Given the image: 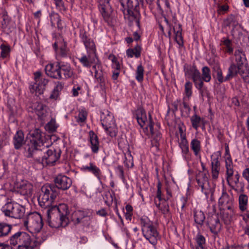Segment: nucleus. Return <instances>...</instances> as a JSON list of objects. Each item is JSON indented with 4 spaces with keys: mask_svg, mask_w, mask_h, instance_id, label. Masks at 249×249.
I'll use <instances>...</instances> for the list:
<instances>
[{
    "mask_svg": "<svg viewBox=\"0 0 249 249\" xmlns=\"http://www.w3.org/2000/svg\"><path fill=\"white\" fill-rule=\"evenodd\" d=\"M234 56L236 65L243 66L246 64V58L244 53L240 50H237L235 51Z\"/></svg>",
    "mask_w": 249,
    "mask_h": 249,
    "instance_id": "2f4dec72",
    "label": "nucleus"
},
{
    "mask_svg": "<svg viewBox=\"0 0 249 249\" xmlns=\"http://www.w3.org/2000/svg\"><path fill=\"white\" fill-rule=\"evenodd\" d=\"M99 9L104 18L105 19H107L111 12L109 3L107 4L104 2V4H101L99 6Z\"/></svg>",
    "mask_w": 249,
    "mask_h": 249,
    "instance_id": "f704fd0d",
    "label": "nucleus"
},
{
    "mask_svg": "<svg viewBox=\"0 0 249 249\" xmlns=\"http://www.w3.org/2000/svg\"><path fill=\"white\" fill-rule=\"evenodd\" d=\"M29 139L25 141L24 150L26 156L28 158L33 157L42 151L41 147L44 145L42 133L38 128L30 131Z\"/></svg>",
    "mask_w": 249,
    "mask_h": 249,
    "instance_id": "7ed1b4c3",
    "label": "nucleus"
},
{
    "mask_svg": "<svg viewBox=\"0 0 249 249\" xmlns=\"http://www.w3.org/2000/svg\"><path fill=\"white\" fill-rule=\"evenodd\" d=\"M115 171L118 174L120 178H121L122 179L124 178V172L123 166L121 165H118L116 167Z\"/></svg>",
    "mask_w": 249,
    "mask_h": 249,
    "instance_id": "69168bd1",
    "label": "nucleus"
},
{
    "mask_svg": "<svg viewBox=\"0 0 249 249\" xmlns=\"http://www.w3.org/2000/svg\"><path fill=\"white\" fill-rule=\"evenodd\" d=\"M32 111L34 112L41 120H44L48 115L47 107L41 103L36 102L31 106Z\"/></svg>",
    "mask_w": 249,
    "mask_h": 249,
    "instance_id": "dca6fc26",
    "label": "nucleus"
},
{
    "mask_svg": "<svg viewBox=\"0 0 249 249\" xmlns=\"http://www.w3.org/2000/svg\"><path fill=\"white\" fill-rule=\"evenodd\" d=\"M59 54L62 57H66L68 53V49L67 47L66 43L62 39V42L59 47Z\"/></svg>",
    "mask_w": 249,
    "mask_h": 249,
    "instance_id": "49530a36",
    "label": "nucleus"
},
{
    "mask_svg": "<svg viewBox=\"0 0 249 249\" xmlns=\"http://www.w3.org/2000/svg\"><path fill=\"white\" fill-rule=\"evenodd\" d=\"M63 88V84L60 82H57L55 87L50 95V98L52 99L56 100L59 96V92Z\"/></svg>",
    "mask_w": 249,
    "mask_h": 249,
    "instance_id": "58836bf2",
    "label": "nucleus"
},
{
    "mask_svg": "<svg viewBox=\"0 0 249 249\" xmlns=\"http://www.w3.org/2000/svg\"><path fill=\"white\" fill-rule=\"evenodd\" d=\"M9 246L12 249H29L33 248L30 235L26 232L18 231L9 238Z\"/></svg>",
    "mask_w": 249,
    "mask_h": 249,
    "instance_id": "20e7f679",
    "label": "nucleus"
},
{
    "mask_svg": "<svg viewBox=\"0 0 249 249\" xmlns=\"http://www.w3.org/2000/svg\"><path fill=\"white\" fill-rule=\"evenodd\" d=\"M194 83L196 88L199 90L200 92L202 94V88L203 87L204 83L203 80L201 77V74L197 75L192 79Z\"/></svg>",
    "mask_w": 249,
    "mask_h": 249,
    "instance_id": "a19ab883",
    "label": "nucleus"
},
{
    "mask_svg": "<svg viewBox=\"0 0 249 249\" xmlns=\"http://www.w3.org/2000/svg\"><path fill=\"white\" fill-rule=\"evenodd\" d=\"M80 38L85 45L88 52L96 53V47L94 42L90 38H89L85 32H82L80 34Z\"/></svg>",
    "mask_w": 249,
    "mask_h": 249,
    "instance_id": "412c9836",
    "label": "nucleus"
},
{
    "mask_svg": "<svg viewBox=\"0 0 249 249\" xmlns=\"http://www.w3.org/2000/svg\"><path fill=\"white\" fill-rule=\"evenodd\" d=\"M187 202V199L185 197H182L179 201L178 203V206L180 207L181 210H183V208L186 206V203Z\"/></svg>",
    "mask_w": 249,
    "mask_h": 249,
    "instance_id": "338daca9",
    "label": "nucleus"
},
{
    "mask_svg": "<svg viewBox=\"0 0 249 249\" xmlns=\"http://www.w3.org/2000/svg\"><path fill=\"white\" fill-rule=\"evenodd\" d=\"M104 128L110 136L111 137L116 136L117 132V128L116 127L115 123L113 124L105 127Z\"/></svg>",
    "mask_w": 249,
    "mask_h": 249,
    "instance_id": "09e8293b",
    "label": "nucleus"
},
{
    "mask_svg": "<svg viewBox=\"0 0 249 249\" xmlns=\"http://www.w3.org/2000/svg\"><path fill=\"white\" fill-rule=\"evenodd\" d=\"M149 128L153 137L152 144L153 146H155L157 148H158L160 145L159 142L160 141L161 137V134L159 131L155 132L154 131L153 124L152 122H149Z\"/></svg>",
    "mask_w": 249,
    "mask_h": 249,
    "instance_id": "c85d7f7f",
    "label": "nucleus"
},
{
    "mask_svg": "<svg viewBox=\"0 0 249 249\" xmlns=\"http://www.w3.org/2000/svg\"><path fill=\"white\" fill-rule=\"evenodd\" d=\"M183 70L185 76L187 78L192 79L200 73L196 66L188 64H184L183 66Z\"/></svg>",
    "mask_w": 249,
    "mask_h": 249,
    "instance_id": "5701e85b",
    "label": "nucleus"
},
{
    "mask_svg": "<svg viewBox=\"0 0 249 249\" xmlns=\"http://www.w3.org/2000/svg\"><path fill=\"white\" fill-rule=\"evenodd\" d=\"M38 153L34 155L33 158L39 163H41L43 166H53L59 160L61 155V150L59 148H51L43 152Z\"/></svg>",
    "mask_w": 249,
    "mask_h": 249,
    "instance_id": "423d86ee",
    "label": "nucleus"
},
{
    "mask_svg": "<svg viewBox=\"0 0 249 249\" xmlns=\"http://www.w3.org/2000/svg\"><path fill=\"white\" fill-rule=\"evenodd\" d=\"M207 220V224L211 231L215 235L217 234L220 232L222 227L218 217L214 215L208 217Z\"/></svg>",
    "mask_w": 249,
    "mask_h": 249,
    "instance_id": "a211bd4d",
    "label": "nucleus"
},
{
    "mask_svg": "<svg viewBox=\"0 0 249 249\" xmlns=\"http://www.w3.org/2000/svg\"><path fill=\"white\" fill-rule=\"evenodd\" d=\"M50 18L52 26H54L56 21L59 20L60 17L58 14L53 12L50 14Z\"/></svg>",
    "mask_w": 249,
    "mask_h": 249,
    "instance_id": "13d9d810",
    "label": "nucleus"
},
{
    "mask_svg": "<svg viewBox=\"0 0 249 249\" xmlns=\"http://www.w3.org/2000/svg\"><path fill=\"white\" fill-rule=\"evenodd\" d=\"M225 166L226 168L227 180L228 184L237 193L244 192V187H242L240 190L235 188L233 184H237L239 182L240 176L238 173L234 175V178L232 177L233 175V169L232 160L230 155L226 158L225 160Z\"/></svg>",
    "mask_w": 249,
    "mask_h": 249,
    "instance_id": "9d476101",
    "label": "nucleus"
},
{
    "mask_svg": "<svg viewBox=\"0 0 249 249\" xmlns=\"http://www.w3.org/2000/svg\"><path fill=\"white\" fill-rule=\"evenodd\" d=\"M48 83V80L42 77L39 81L30 86L31 92L32 93L36 92V94L38 95L42 94Z\"/></svg>",
    "mask_w": 249,
    "mask_h": 249,
    "instance_id": "aec40b11",
    "label": "nucleus"
},
{
    "mask_svg": "<svg viewBox=\"0 0 249 249\" xmlns=\"http://www.w3.org/2000/svg\"><path fill=\"white\" fill-rule=\"evenodd\" d=\"M136 118L139 125L142 127L144 125H146V127H149V122H152L151 116L149 115V120H148L145 111L142 107L138 108L136 110Z\"/></svg>",
    "mask_w": 249,
    "mask_h": 249,
    "instance_id": "f3484780",
    "label": "nucleus"
},
{
    "mask_svg": "<svg viewBox=\"0 0 249 249\" xmlns=\"http://www.w3.org/2000/svg\"><path fill=\"white\" fill-rule=\"evenodd\" d=\"M125 0H119L118 4L116 5V8L118 10L123 12V14H125V8L124 3Z\"/></svg>",
    "mask_w": 249,
    "mask_h": 249,
    "instance_id": "0e129e2a",
    "label": "nucleus"
},
{
    "mask_svg": "<svg viewBox=\"0 0 249 249\" xmlns=\"http://www.w3.org/2000/svg\"><path fill=\"white\" fill-rule=\"evenodd\" d=\"M2 211L5 216L20 219L25 213V208L17 203L10 202L3 206Z\"/></svg>",
    "mask_w": 249,
    "mask_h": 249,
    "instance_id": "1a4fd4ad",
    "label": "nucleus"
},
{
    "mask_svg": "<svg viewBox=\"0 0 249 249\" xmlns=\"http://www.w3.org/2000/svg\"><path fill=\"white\" fill-rule=\"evenodd\" d=\"M241 68L239 70L238 73L242 77L243 80L246 83L249 82V67L247 64L243 66H240Z\"/></svg>",
    "mask_w": 249,
    "mask_h": 249,
    "instance_id": "c9c22d12",
    "label": "nucleus"
},
{
    "mask_svg": "<svg viewBox=\"0 0 249 249\" xmlns=\"http://www.w3.org/2000/svg\"><path fill=\"white\" fill-rule=\"evenodd\" d=\"M56 9L59 11H65L66 7L64 6L63 0H53Z\"/></svg>",
    "mask_w": 249,
    "mask_h": 249,
    "instance_id": "bf43d9fd",
    "label": "nucleus"
},
{
    "mask_svg": "<svg viewBox=\"0 0 249 249\" xmlns=\"http://www.w3.org/2000/svg\"><path fill=\"white\" fill-rule=\"evenodd\" d=\"M144 0H125L126 6L124 5L125 14L128 15L129 19L135 21L138 26H140V5H143Z\"/></svg>",
    "mask_w": 249,
    "mask_h": 249,
    "instance_id": "0eeeda50",
    "label": "nucleus"
},
{
    "mask_svg": "<svg viewBox=\"0 0 249 249\" xmlns=\"http://www.w3.org/2000/svg\"><path fill=\"white\" fill-rule=\"evenodd\" d=\"M43 208L47 209V220L51 227L58 228L60 226H66L67 225L68 222L67 215L69 214V210L66 204H60L58 206L51 205Z\"/></svg>",
    "mask_w": 249,
    "mask_h": 249,
    "instance_id": "f03ea898",
    "label": "nucleus"
},
{
    "mask_svg": "<svg viewBox=\"0 0 249 249\" xmlns=\"http://www.w3.org/2000/svg\"><path fill=\"white\" fill-rule=\"evenodd\" d=\"M87 113L86 111L81 110L79 111L77 117V121L78 122L83 123L87 119Z\"/></svg>",
    "mask_w": 249,
    "mask_h": 249,
    "instance_id": "680f3d73",
    "label": "nucleus"
},
{
    "mask_svg": "<svg viewBox=\"0 0 249 249\" xmlns=\"http://www.w3.org/2000/svg\"><path fill=\"white\" fill-rule=\"evenodd\" d=\"M115 121L111 115H107L102 120V124L104 127L114 124Z\"/></svg>",
    "mask_w": 249,
    "mask_h": 249,
    "instance_id": "603ef678",
    "label": "nucleus"
},
{
    "mask_svg": "<svg viewBox=\"0 0 249 249\" xmlns=\"http://www.w3.org/2000/svg\"><path fill=\"white\" fill-rule=\"evenodd\" d=\"M141 225L143 236L150 244L156 245L160 236L153 222L147 218H142L141 219Z\"/></svg>",
    "mask_w": 249,
    "mask_h": 249,
    "instance_id": "39448f33",
    "label": "nucleus"
},
{
    "mask_svg": "<svg viewBox=\"0 0 249 249\" xmlns=\"http://www.w3.org/2000/svg\"><path fill=\"white\" fill-rule=\"evenodd\" d=\"M190 146L192 150L194 153V155L196 156H197L201 151V144L200 141L196 138L193 139L190 142Z\"/></svg>",
    "mask_w": 249,
    "mask_h": 249,
    "instance_id": "72a5a7b5",
    "label": "nucleus"
},
{
    "mask_svg": "<svg viewBox=\"0 0 249 249\" xmlns=\"http://www.w3.org/2000/svg\"><path fill=\"white\" fill-rule=\"evenodd\" d=\"M54 184H46L42 186L38 197L41 207L51 205L59 194V190H68L72 184L71 179L65 175H59L54 179Z\"/></svg>",
    "mask_w": 249,
    "mask_h": 249,
    "instance_id": "f257e3e1",
    "label": "nucleus"
},
{
    "mask_svg": "<svg viewBox=\"0 0 249 249\" xmlns=\"http://www.w3.org/2000/svg\"><path fill=\"white\" fill-rule=\"evenodd\" d=\"M243 220L246 223V226L245 228V233L249 236V211H247L246 213L241 214Z\"/></svg>",
    "mask_w": 249,
    "mask_h": 249,
    "instance_id": "3c124183",
    "label": "nucleus"
},
{
    "mask_svg": "<svg viewBox=\"0 0 249 249\" xmlns=\"http://www.w3.org/2000/svg\"><path fill=\"white\" fill-rule=\"evenodd\" d=\"M24 135L22 131L18 130L13 137V144L16 149H20L24 143Z\"/></svg>",
    "mask_w": 249,
    "mask_h": 249,
    "instance_id": "cd10ccee",
    "label": "nucleus"
},
{
    "mask_svg": "<svg viewBox=\"0 0 249 249\" xmlns=\"http://www.w3.org/2000/svg\"><path fill=\"white\" fill-rule=\"evenodd\" d=\"M89 139L92 152L98 153L99 149V139L97 135L93 131H90L89 132Z\"/></svg>",
    "mask_w": 249,
    "mask_h": 249,
    "instance_id": "bb28decb",
    "label": "nucleus"
},
{
    "mask_svg": "<svg viewBox=\"0 0 249 249\" xmlns=\"http://www.w3.org/2000/svg\"><path fill=\"white\" fill-rule=\"evenodd\" d=\"M141 47L137 45L134 49H128L126 51V54L129 57H132L134 55L136 58H138L141 55Z\"/></svg>",
    "mask_w": 249,
    "mask_h": 249,
    "instance_id": "79ce46f5",
    "label": "nucleus"
},
{
    "mask_svg": "<svg viewBox=\"0 0 249 249\" xmlns=\"http://www.w3.org/2000/svg\"><path fill=\"white\" fill-rule=\"evenodd\" d=\"M202 79L206 82H209L211 80V71L207 66L203 67L202 69Z\"/></svg>",
    "mask_w": 249,
    "mask_h": 249,
    "instance_id": "37998d69",
    "label": "nucleus"
},
{
    "mask_svg": "<svg viewBox=\"0 0 249 249\" xmlns=\"http://www.w3.org/2000/svg\"><path fill=\"white\" fill-rule=\"evenodd\" d=\"M45 70L46 74L52 78L58 80L63 78L61 72V64L59 62L48 64Z\"/></svg>",
    "mask_w": 249,
    "mask_h": 249,
    "instance_id": "ddd939ff",
    "label": "nucleus"
},
{
    "mask_svg": "<svg viewBox=\"0 0 249 249\" xmlns=\"http://www.w3.org/2000/svg\"><path fill=\"white\" fill-rule=\"evenodd\" d=\"M215 71L216 73V79L220 83L227 81L225 80L226 77L225 78L223 77L222 71L219 67L217 68Z\"/></svg>",
    "mask_w": 249,
    "mask_h": 249,
    "instance_id": "052dcab7",
    "label": "nucleus"
},
{
    "mask_svg": "<svg viewBox=\"0 0 249 249\" xmlns=\"http://www.w3.org/2000/svg\"><path fill=\"white\" fill-rule=\"evenodd\" d=\"M79 62L84 67L89 68L92 64H100L96 53L88 52L87 55H83L80 58H78Z\"/></svg>",
    "mask_w": 249,
    "mask_h": 249,
    "instance_id": "2eb2a0df",
    "label": "nucleus"
},
{
    "mask_svg": "<svg viewBox=\"0 0 249 249\" xmlns=\"http://www.w3.org/2000/svg\"><path fill=\"white\" fill-rule=\"evenodd\" d=\"M23 225L30 232L32 233L39 232L43 225L42 217L37 212L30 213L24 220Z\"/></svg>",
    "mask_w": 249,
    "mask_h": 249,
    "instance_id": "6e6552de",
    "label": "nucleus"
},
{
    "mask_svg": "<svg viewBox=\"0 0 249 249\" xmlns=\"http://www.w3.org/2000/svg\"><path fill=\"white\" fill-rule=\"evenodd\" d=\"M124 163L128 168L133 167V158L130 153H128L127 155H125V160L124 161Z\"/></svg>",
    "mask_w": 249,
    "mask_h": 249,
    "instance_id": "6e6d98bb",
    "label": "nucleus"
},
{
    "mask_svg": "<svg viewBox=\"0 0 249 249\" xmlns=\"http://www.w3.org/2000/svg\"><path fill=\"white\" fill-rule=\"evenodd\" d=\"M195 240L197 246H204L205 244V238L200 233L197 234Z\"/></svg>",
    "mask_w": 249,
    "mask_h": 249,
    "instance_id": "4d7b16f0",
    "label": "nucleus"
},
{
    "mask_svg": "<svg viewBox=\"0 0 249 249\" xmlns=\"http://www.w3.org/2000/svg\"><path fill=\"white\" fill-rule=\"evenodd\" d=\"M114 193L112 192V193L108 191L105 193L103 195V199L105 200V202L107 205H110L112 204L114 196Z\"/></svg>",
    "mask_w": 249,
    "mask_h": 249,
    "instance_id": "a18cd8bd",
    "label": "nucleus"
},
{
    "mask_svg": "<svg viewBox=\"0 0 249 249\" xmlns=\"http://www.w3.org/2000/svg\"><path fill=\"white\" fill-rule=\"evenodd\" d=\"M144 68L142 64H140L137 68L136 72V79L140 82L143 81V79Z\"/></svg>",
    "mask_w": 249,
    "mask_h": 249,
    "instance_id": "de8ad7c7",
    "label": "nucleus"
},
{
    "mask_svg": "<svg viewBox=\"0 0 249 249\" xmlns=\"http://www.w3.org/2000/svg\"><path fill=\"white\" fill-rule=\"evenodd\" d=\"M240 65H236L234 63H232L228 68V72L226 76V80H230L231 79L237 75L238 73L239 70L241 69Z\"/></svg>",
    "mask_w": 249,
    "mask_h": 249,
    "instance_id": "7c9ffc66",
    "label": "nucleus"
},
{
    "mask_svg": "<svg viewBox=\"0 0 249 249\" xmlns=\"http://www.w3.org/2000/svg\"><path fill=\"white\" fill-rule=\"evenodd\" d=\"M173 22L174 23V25L173 26V31L175 35V39L177 43L180 46H183V37L182 36V28L181 25L180 24L176 23V19H174Z\"/></svg>",
    "mask_w": 249,
    "mask_h": 249,
    "instance_id": "393cba45",
    "label": "nucleus"
},
{
    "mask_svg": "<svg viewBox=\"0 0 249 249\" xmlns=\"http://www.w3.org/2000/svg\"><path fill=\"white\" fill-rule=\"evenodd\" d=\"M18 191L23 195L31 194L32 192V185L27 181H22L18 187Z\"/></svg>",
    "mask_w": 249,
    "mask_h": 249,
    "instance_id": "c756f323",
    "label": "nucleus"
},
{
    "mask_svg": "<svg viewBox=\"0 0 249 249\" xmlns=\"http://www.w3.org/2000/svg\"><path fill=\"white\" fill-rule=\"evenodd\" d=\"M181 109L182 111L185 112L186 114L189 113L191 110V108L189 105L185 102L182 103Z\"/></svg>",
    "mask_w": 249,
    "mask_h": 249,
    "instance_id": "774afa93",
    "label": "nucleus"
},
{
    "mask_svg": "<svg viewBox=\"0 0 249 249\" xmlns=\"http://www.w3.org/2000/svg\"><path fill=\"white\" fill-rule=\"evenodd\" d=\"M190 120L193 127L196 130L198 129L200 124L203 121V119L200 117L196 114L191 117Z\"/></svg>",
    "mask_w": 249,
    "mask_h": 249,
    "instance_id": "c03bdc74",
    "label": "nucleus"
},
{
    "mask_svg": "<svg viewBox=\"0 0 249 249\" xmlns=\"http://www.w3.org/2000/svg\"><path fill=\"white\" fill-rule=\"evenodd\" d=\"M179 147L181 150L183 158L186 160H189L191 158V153L189 151L188 142L187 139L180 140Z\"/></svg>",
    "mask_w": 249,
    "mask_h": 249,
    "instance_id": "b1692460",
    "label": "nucleus"
},
{
    "mask_svg": "<svg viewBox=\"0 0 249 249\" xmlns=\"http://www.w3.org/2000/svg\"><path fill=\"white\" fill-rule=\"evenodd\" d=\"M46 127L49 131L53 132L56 130L58 125L56 124L55 120L53 119H52L51 121L47 124Z\"/></svg>",
    "mask_w": 249,
    "mask_h": 249,
    "instance_id": "864d4df0",
    "label": "nucleus"
},
{
    "mask_svg": "<svg viewBox=\"0 0 249 249\" xmlns=\"http://www.w3.org/2000/svg\"><path fill=\"white\" fill-rule=\"evenodd\" d=\"M92 69L94 71V77L97 82L100 84L101 87H104L106 82V76L105 73L102 71L101 64L94 65Z\"/></svg>",
    "mask_w": 249,
    "mask_h": 249,
    "instance_id": "6ab92c4d",
    "label": "nucleus"
},
{
    "mask_svg": "<svg viewBox=\"0 0 249 249\" xmlns=\"http://www.w3.org/2000/svg\"><path fill=\"white\" fill-rule=\"evenodd\" d=\"M239 210L243 212L246 211L248 208V196L244 194H241L238 197Z\"/></svg>",
    "mask_w": 249,
    "mask_h": 249,
    "instance_id": "473e14b6",
    "label": "nucleus"
},
{
    "mask_svg": "<svg viewBox=\"0 0 249 249\" xmlns=\"http://www.w3.org/2000/svg\"><path fill=\"white\" fill-rule=\"evenodd\" d=\"M11 225L5 223H0V238L7 235L12 230Z\"/></svg>",
    "mask_w": 249,
    "mask_h": 249,
    "instance_id": "4c0bfd02",
    "label": "nucleus"
},
{
    "mask_svg": "<svg viewBox=\"0 0 249 249\" xmlns=\"http://www.w3.org/2000/svg\"><path fill=\"white\" fill-rule=\"evenodd\" d=\"M194 216L195 221L197 224L202 225L205 219V216L204 213L201 211L194 210Z\"/></svg>",
    "mask_w": 249,
    "mask_h": 249,
    "instance_id": "ea45409f",
    "label": "nucleus"
},
{
    "mask_svg": "<svg viewBox=\"0 0 249 249\" xmlns=\"http://www.w3.org/2000/svg\"><path fill=\"white\" fill-rule=\"evenodd\" d=\"M81 170L83 171L89 172L92 173L97 178L100 179L102 174L101 170L95 164L90 162L89 165H83Z\"/></svg>",
    "mask_w": 249,
    "mask_h": 249,
    "instance_id": "a878e982",
    "label": "nucleus"
},
{
    "mask_svg": "<svg viewBox=\"0 0 249 249\" xmlns=\"http://www.w3.org/2000/svg\"><path fill=\"white\" fill-rule=\"evenodd\" d=\"M218 203L223 209L229 210L231 208L232 201L224 188L222 189V195L219 199Z\"/></svg>",
    "mask_w": 249,
    "mask_h": 249,
    "instance_id": "4be33fe9",
    "label": "nucleus"
},
{
    "mask_svg": "<svg viewBox=\"0 0 249 249\" xmlns=\"http://www.w3.org/2000/svg\"><path fill=\"white\" fill-rule=\"evenodd\" d=\"M192 83L189 81H187L185 84V93L188 98H190L192 94Z\"/></svg>",
    "mask_w": 249,
    "mask_h": 249,
    "instance_id": "5fc2aeb1",
    "label": "nucleus"
},
{
    "mask_svg": "<svg viewBox=\"0 0 249 249\" xmlns=\"http://www.w3.org/2000/svg\"><path fill=\"white\" fill-rule=\"evenodd\" d=\"M75 215L76 224H81L86 227H89L90 225L92 218V212L91 210H78L75 212Z\"/></svg>",
    "mask_w": 249,
    "mask_h": 249,
    "instance_id": "9b49d317",
    "label": "nucleus"
},
{
    "mask_svg": "<svg viewBox=\"0 0 249 249\" xmlns=\"http://www.w3.org/2000/svg\"><path fill=\"white\" fill-rule=\"evenodd\" d=\"M63 72V75L65 78H69L72 76L73 74V71L68 64H61V71Z\"/></svg>",
    "mask_w": 249,
    "mask_h": 249,
    "instance_id": "e433bc0d",
    "label": "nucleus"
},
{
    "mask_svg": "<svg viewBox=\"0 0 249 249\" xmlns=\"http://www.w3.org/2000/svg\"><path fill=\"white\" fill-rule=\"evenodd\" d=\"M155 203L157 206V207L160 210L161 212L164 213L166 214L169 211V206L168 205H165L163 207H162L160 206V203H157V201L155 200Z\"/></svg>",
    "mask_w": 249,
    "mask_h": 249,
    "instance_id": "e2e57ef3",
    "label": "nucleus"
},
{
    "mask_svg": "<svg viewBox=\"0 0 249 249\" xmlns=\"http://www.w3.org/2000/svg\"><path fill=\"white\" fill-rule=\"evenodd\" d=\"M196 180L197 184L201 188V191L206 196L209 194V185L208 178L206 173L199 171L196 175Z\"/></svg>",
    "mask_w": 249,
    "mask_h": 249,
    "instance_id": "f8f14e48",
    "label": "nucleus"
},
{
    "mask_svg": "<svg viewBox=\"0 0 249 249\" xmlns=\"http://www.w3.org/2000/svg\"><path fill=\"white\" fill-rule=\"evenodd\" d=\"M220 154L214 153L211 156V173L213 179L218 178L220 171Z\"/></svg>",
    "mask_w": 249,
    "mask_h": 249,
    "instance_id": "4468645a",
    "label": "nucleus"
},
{
    "mask_svg": "<svg viewBox=\"0 0 249 249\" xmlns=\"http://www.w3.org/2000/svg\"><path fill=\"white\" fill-rule=\"evenodd\" d=\"M0 48L1 49L0 56L2 58L7 57L9 55L10 52L9 46L2 44L0 46Z\"/></svg>",
    "mask_w": 249,
    "mask_h": 249,
    "instance_id": "8fccbe9b",
    "label": "nucleus"
}]
</instances>
